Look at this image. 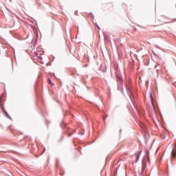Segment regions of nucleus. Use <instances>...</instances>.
<instances>
[{
  "instance_id": "1",
  "label": "nucleus",
  "mask_w": 176,
  "mask_h": 176,
  "mask_svg": "<svg viewBox=\"0 0 176 176\" xmlns=\"http://www.w3.org/2000/svg\"><path fill=\"white\" fill-rule=\"evenodd\" d=\"M175 157H176V142H175V144L174 149L171 152V159H172V160H174V159H175Z\"/></svg>"
},
{
  "instance_id": "2",
  "label": "nucleus",
  "mask_w": 176,
  "mask_h": 176,
  "mask_svg": "<svg viewBox=\"0 0 176 176\" xmlns=\"http://www.w3.org/2000/svg\"><path fill=\"white\" fill-rule=\"evenodd\" d=\"M3 97H6V94L5 93L2 94L0 97V107L1 108H2V109H3V106H2V104H1V102H2V98H3Z\"/></svg>"
},
{
  "instance_id": "3",
  "label": "nucleus",
  "mask_w": 176,
  "mask_h": 176,
  "mask_svg": "<svg viewBox=\"0 0 176 176\" xmlns=\"http://www.w3.org/2000/svg\"><path fill=\"white\" fill-rule=\"evenodd\" d=\"M142 151H139L135 153L136 159L138 160L140 159V155H141Z\"/></svg>"
},
{
  "instance_id": "4",
  "label": "nucleus",
  "mask_w": 176,
  "mask_h": 176,
  "mask_svg": "<svg viewBox=\"0 0 176 176\" xmlns=\"http://www.w3.org/2000/svg\"><path fill=\"white\" fill-rule=\"evenodd\" d=\"M142 171H144L146 168V162H144L142 163Z\"/></svg>"
},
{
  "instance_id": "5",
  "label": "nucleus",
  "mask_w": 176,
  "mask_h": 176,
  "mask_svg": "<svg viewBox=\"0 0 176 176\" xmlns=\"http://www.w3.org/2000/svg\"><path fill=\"white\" fill-rule=\"evenodd\" d=\"M150 96H151V101H152V100H153V98H152V94H151Z\"/></svg>"
},
{
  "instance_id": "6",
  "label": "nucleus",
  "mask_w": 176,
  "mask_h": 176,
  "mask_svg": "<svg viewBox=\"0 0 176 176\" xmlns=\"http://www.w3.org/2000/svg\"><path fill=\"white\" fill-rule=\"evenodd\" d=\"M48 83H52V81L49 80Z\"/></svg>"
},
{
  "instance_id": "7",
  "label": "nucleus",
  "mask_w": 176,
  "mask_h": 176,
  "mask_svg": "<svg viewBox=\"0 0 176 176\" xmlns=\"http://www.w3.org/2000/svg\"><path fill=\"white\" fill-rule=\"evenodd\" d=\"M155 68H157V65H155Z\"/></svg>"
},
{
  "instance_id": "8",
  "label": "nucleus",
  "mask_w": 176,
  "mask_h": 176,
  "mask_svg": "<svg viewBox=\"0 0 176 176\" xmlns=\"http://www.w3.org/2000/svg\"><path fill=\"white\" fill-rule=\"evenodd\" d=\"M98 30H100V27L98 26Z\"/></svg>"
}]
</instances>
